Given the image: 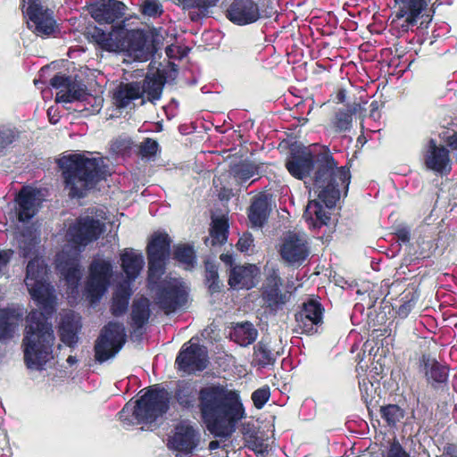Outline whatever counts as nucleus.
Here are the masks:
<instances>
[{"mask_svg":"<svg viewBox=\"0 0 457 457\" xmlns=\"http://www.w3.org/2000/svg\"><path fill=\"white\" fill-rule=\"evenodd\" d=\"M173 259L187 267H193L195 262L194 247L187 244H179L174 246Z\"/></svg>","mask_w":457,"mask_h":457,"instance_id":"obj_41","label":"nucleus"},{"mask_svg":"<svg viewBox=\"0 0 457 457\" xmlns=\"http://www.w3.org/2000/svg\"><path fill=\"white\" fill-rule=\"evenodd\" d=\"M171 239L166 232H154L146 246L148 262L147 279L150 284H158L166 270L170 256Z\"/></svg>","mask_w":457,"mask_h":457,"instance_id":"obj_7","label":"nucleus"},{"mask_svg":"<svg viewBox=\"0 0 457 457\" xmlns=\"http://www.w3.org/2000/svg\"><path fill=\"white\" fill-rule=\"evenodd\" d=\"M445 142L452 150L457 151V131L453 132V135L448 136Z\"/></svg>","mask_w":457,"mask_h":457,"instance_id":"obj_57","label":"nucleus"},{"mask_svg":"<svg viewBox=\"0 0 457 457\" xmlns=\"http://www.w3.org/2000/svg\"><path fill=\"white\" fill-rule=\"evenodd\" d=\"M270 398V388L268 385H264L263 386L257 388L251 395L253 406L258 410L262 409Z\"/></svg>","mask_w":457,"mask_h":457,"instance_id":"obj_47","label":"nucleus"},{"mask_svg":"<svg viewBox=\"0 0 457 457\" xmlns=\"http://www.w3.org/2000/svg\"><path fill=\"white\" fill-rule=\"evenodd\" d=\"M285 166L292 177L300 180L309 177L315 169L313 191L328 209L336 206L341 190L347 189L350 183L349 169L337 167L329 152L313 154L307 147L295 148L290 151Z\"/></svg>","mask_w":457,"mask_h":457,"instance_id":"obj_3","label":"nucleus"},{"mask_svg":"<svg viewBox=\"0 0 457 457\" xmlns=\"http://www.w3.org/2000/svg\"><path fill=\"white\" fill-rule=\"evenodd\" d=\"M271 212V195L261 193L255 196L248 208L247 216L253 227L262 228Z\"/></svg>","mask_w":457,"mask_h":457,"instance_id":"obj_24","label":"nucleus"},{"mask_svg":"<svg viewBox=\"0 0 457 457\" xmlns=\"http://www.w3.org/2000/svg\"><path fill=\"white\" fill-rule=\"evenodd\" d=\"M143 97L138 82L120 83L113 94L114 104L119 109L127 107L133 100Z\"/></svg>","mask_w":457,"mask_h":457,"instance_id":"obj_29","label":"nucleus"},{"mask_svg":"<svg viewBox=\"0 0 457 457\" xmlns=\"http://www.w3.org/2000/svg\"><path fill=\"white\" fill-rule=\"evenodd\" d=\"M345 90L344 88H340L336 93L335 100L337 101V103L342 104L345 101Z\"/></svg>","mask_w":457,"mask_h":457,"instance_id":"obj_60","label":"nucleus"},{"mask_svg":"<svg viewBox=\"0 0 457 457\" xmlns=\"http://www.w3.org/2000/svg\"><path fill=\"white\" fill-rule=\"evenodd\" d=\"M151 316L150 301L145 296H141L133 301L131 305V326L135 329L142 328L147 324Z\"/></svg>","mask_w":457,"mask_h":457,"instance_id":"obj_30","label":"nucleus"},{"mask_svg":"<svg viewBox=\"0 0 457 457\" xmlns=\"http://www.w3.org/2000/svg\"><path fill=\"white\" fill-rule=\"evenodd\" d=\"M17 318L15 312L10 308H0V341L13 337Z\"/></svg>","mask_w":457,"mask_h":457,"instance_id":"obj_34","label":"nucleus"},{"mask_svg":"<svg viewBox=\"0 0 457 457\" xmlns=\"http://www.w3.org/2000/svg\"><path fill=\"white\" fill-rule=\"evenodd\" d=\"M324 312L325 309L319 299L309 297L305 300L295 314V321L302 333L309 336L318 333L323 325Z\"/></svg>","mask_w":457,"mask_h":457,"instance_id":"obj_12","label":"nucleus"},{"mask_svg":"<svg viewBox=\"0 0 457 457\" xmlns=\"http://www.w3.org/2000/svg\"><path fill=\"white\" fill-rule=\"evenodd\" d=\"M77 361L76 360V357L74 356H69L68 359H67V362L70 363V364H73Z\"/></svg>","mask_w":457,"mask_h":457,"instance_id":"obj_63","label":"nucleus"},{"mask_svg":"<svg viewBox=\"0 0 457 457\" xmlns=\"http://www.w3.org/2000/svg\"><path fill=\"white\" fill-rule=\"evenodd\" d=\"M417 301V295L414 292H408L401 298L402 303L397 308V314L401 318H406Z\"/></svg>","mask_w":457,"mask_h":457,"instance_id":"obj_46","label":"nucleus"},{"mask_svg":"<svg viewBox=\"0 0 457 457\" xmlns=\"http://www.w3.org/2000/svg\"><path fill=\"white\" fill-rule=\"evenodd\" d=\"M408 15V10L406 9V7H403V8H400V10L398 11V12L396 13V17L397 19H402L403 17H407Z\"/></svg>","mask_w":457,"mask_h":457,"instance_id":"obj_61","label":"nucleus"},{"mask_svg":"<svg viewBox=\"0 0 457 457\" xmlns=\"http://www.w3.org/2000/svg\"><path fill=\"white\" fill-rule=\"evenodd\" d=\"M278 353H274L269 344L262 339L253 346V358L256 363L265 368L273 365L276 361Z\"/></svg>","mask_w":457,"mask_h":457,"instance_id":"obj_37","label":"nucleus"},{"mask_svg":"<svg viewBox=\"0 0 457 457\" xmlns=\"http://www.w3.org/2000/svg\"><path fill=\"white\" fill-rule=\"evenodd\" d=\"M60 274L70 287L77 288L81 279L80 265L60 272Z\"/></svg>","mask_w":457,"mask_h":457,"instance_id":"obj_50","label":"nucleus"},{"mask_svg":"<svg viewBox=\"0 0 457 457\" xmlns=\"http://www.w3.org/2000/svg\"><path fill=\"white\" fill-rule=\"evenodd\" d=\"M104 225L93 216H79L66 232L67 241L73 248L81 250L96 241L104 233Z\"/></svg>","mask_w":457,"mask_h":457,"instance_id":"obj_9","label":"nucleus"},{"mask_svg":"<svg viewBox=\"0 0 457 457\" xmlns=\"http://www.w3.org/2000/svg\"><path fill=\"white\" fill-rule=\"evenodd\" d=\"M257 335V329L251 322L246 321L234 328L232 337L238 345L247 346L256 340Z\"/></svg>","mask_w":457,"mask_h":457,"instance_id":"obj_36","label":"nucleus"},{"mask_svg":"<svg viewBox=\"0 0 457 457\" xmlns=\"http://www.w3.org/2000/svg\"><path fill=\"white\" fill-rule=\"evenodd\" d=\"M283 279L278 269L272 268L262 284L261 296L264 306L270 313L276 314L290 300V293L282 291Z\"/></svg>","mask_w":457,"mask_h":457,"instance_id":"obj_10","label":"nucleus"},{"mask_svg":"<svg viewBox=\"0 0 457 457\" xmlns=\"http://www.w3.org/2000/svg\"><path fill=\"white\" fill-rule=\"evenodd\" d=\"M260 276L261 270L256 264L235 265L229 270L228 283L233 289L250 290L256 287Z\"/></svg>","mask_w":457,"mask_h":457,"instance_id":"obj_20","label":"nucleus"},{"mask_svg":"<svg viewBox=\"0 0 457 457\" xmlns=\"http://www.w3.org/2000/svg\"><path fill=\"white\" fill-rule=\"evenodd\" d=\"M118 416L120 420L126 425H131L134 423L133 408L129 407V403H126L118 412Z\"/></svg>","mask_w":457,"mask_h":457,"instance_id":"obj_54","label":"nucleus"},{"mask_svg":"<svg viewBox=\"0 0 457 457\" xmlns=\"http://www.w3.org/2000/svg\"><path fill=\"white\" fill-rule=\"evenodd\" d=\"M420 366L423 370L426 380L434 389L446 386L449 378V367L442 364L429 354L423 353L420 358Z\"/></svg>","mask_w":457,"mask_h":457,"instance_id":"obj_23","label":"nucleus"},{"mask_svg":"<svg viewBox=\"0 0 457 457\" xmlns=\"http://www.w3.org/2000/svg\"><path fill=\"white\" fill-rule=\"evenodd\" d=\"M225 15L229 21L237 26L254 23L261 18L259 6L253 0H233Z\"/></svg>","mask_w":457,"mask_h":457,"instance_id":"obj_19","label":"nucleus"},{"mask_svg":"<svg viewBox=\"0 0 457 457\" xmlns=\"http://www.w3.org/2000/svg\"><path fill=\"white\" fill-rule=\"evenodd\" d=\"M126 342V333L123 324L109 321L100 331L96 340L94 351L95 359L103 363L114 357Z\"/></svg>","mask_w":457,"mask_h":457,"instance_id":"obj_8","label":"nucleus"},{"mask_svg":"<svg viewBox=\"0 0 457 457\" xmlns=\"http://www.w3.org/2000/svg\"><path fill=\"white\" fill-rule=\"evenodd\" d=\"M88 278L86 291L92 302L99 300L106 292L112 276V265L110 261L94 259L88 267Z\"/></svg>","mask_w":457,"mask_h":457,"instance_id":"obj_11","label":"nucleus"},{"mask_svg":"<svg viewBox=\"0 0 457 457\" xmlns=\"http://www.w3.org/2000/svg\"><path fill=\"white\" fill-rule=\"evenodd\" d=\"M228 220L226 217L212 219L210 228L211 245L214 246L225 244L228 240Z\"/></svg>","mask_w":457,"mask_h":457,"instance_id":"obj_35","label":"nucleus"},{"mask_svg":"<svg viewBox=\"0 0 457 457\" xmlns=\"http://www.w3.org/2000/svg\"><path fill=\"white\" fill-rule=\"evenodd\" d=\"M395 236L403 243H408L411 239L410 231L405 228L397 229Z\"/></svg>","mask_w":457,"mask_h":457,"instance_id":"obj_56","label":"nucleus"},{"mask_svg":"<svg viewBox=\"0 0 457 457\" xmlns=\"http://www.w3.org/2000/svg\"><path fill=\"white\" fill-rule=\"evenodd\" d=\"M126 10V4L119 0H100L88 5L91 17L99 24H112L122 20Z\"/></svg>","mask_w":457,"mask_h":457,"instance_id":"obj_18","label":"nucleus"},{"mask_svg":"<svg viewBox=\"0 0 457 457\" xmlns=\"http://www.w3.org/2000/svg\"><path fill=\"white\" fill-rule=\"evenodd\" d=\"M170 403L182 411L198 410L206 429L215 437H229L246 418L241 394L221 383H208L197 389L195 382L182 379L170 393Z\"/></svg>","mask_w":457,"mask_h":457,"instance_id":"obj_1","label":"nucleus"},{"mask_svg":"<svg viewBox=\"0 0 457 457\" xmlns=\"http://www.w3.org/2000/svg\"><path fill=\"white\" fill-rule=\"evenodd\" d=\"M71 198H84L105 178L104 160L83 154L63 155L56 161Z\"/></svg>","mask_w":457,"mask_h":457,"instance_id":"obj_5","label":"nucleus"},{"mask_svg":"<svg viewBox=\"0 0 457 457\" xmlns=\"http://www.w3.org/2000/svg\"><path fill=\"white\" fill-rule=\"evenodd\" d=\"M443 456L457 457V444L447 443L443 448Z\"/></svg>","mask_w":457,"mask_h":457,"instance_id":"obj_55","label":"nucleus"},{"mask_svg":"<svg viewBox=\"0 0 457 457\" xmlns=\"http://www.w3.org/2000/svg\"><path fill=\"white\" fill-rule=\"evenodd\" d=\"M160 152V145L156 140L145 137L137 147V155L142 160H154Z\"/></svg>","mask_w":457,"mask_h":457,"instance_id":"obj_42","label":"nucleus"},{"mask_svg":"<svg viewBox=\"0 0 457 457\" xmlns=\"http://www.w3.org/2000/svg\"><path fill=\"white\" fill-rule=\"evenodd\" d=\"M198 443L197 430L194 426L184 421L176 425L174 434L170 440L171 448L186 454L192 453Z\"/></svg>","mask_w":457,"mask_h":457,"instance_id":"obj_21","label":"nucleus"},{"mask_svg":"<svg viewBox=\"0 0 457 457\" xmlns=\"http://www.w3.org/2000/svg\"><path fill=\"white\" fill-rule=\"evenodd\" d=\"M170 408V394L163 386L154 385L145 388L133 407L134 420L137 424L152 425L165 415Z\"/></svg>","mask_w":457,"mask_h":457,"instance_id":"obj_6","label":"nucleus"},{"mask_svg":"<svg viewBox=\"0 0 457 457\" xmlns=\"http://www.w3.org/2000/svg\"><path fill=\"white\" fill-rule=\"evenodd\" d=\"M23 12L34 25V32L40 37L52 36L57 28L53 11L44 9L41 0H28Z\"/></svg>","mask_w":457,"mask_h":457,"instance_id":"obj_14","label":"nucleus"},{"mask_svg":"<svg viewBox=\"0 0 457 457\" xmlns=\"http://www.w3.org/2000/svg\"><path fill=\"white\" fill-rule=\"evenodd\" d=\"M205 284L212 294L220 290L218 269L214 264L210 263L205 266Z\"/></svg>","mask_w":457,"mask_h":457,"instance_id":"obj_44","label":"nucleus"},{"mask_svg":"<svg viewBox=\"0 0 457 457\" xmlns=\"http://www.w3.org/2000/svg\"><path fill=\"white\" fill-rule=\"evenodd\" d=\"M424 164L428 170L444 173L450 170V153L444 145H438L433 138L429 139L423 154Z\"/></svg>","mask_w":457,"mask_h":457,"instance_id":"obj_22","label":"nucleus"},{"mask_svg":"<svg viewBox=\"0 0 457 457\" xmlns=\"http://www.w3.org/2000/svg\"><path fill=\"white\" fill-rule=\"evenodd\" d=\"M380 416L388 427L395 428L404 417V410L397 404H386L381 406Z\"/></svg>","mask_w":457,"mask_h":457,"instance_id":"obj_40","label":"nucleus"},{"mask_svg":"<svg viewBox=\"0 0 457 457\" xmlns=\"http://www.w3.org/2000/svg\"><path fill=\"white\" fill-rule=\"evenodd\" d=\"M412 415L421 427L428 426L433 420V411L424 403L418 407Z\"/></svg>","mask_w":457,"mask_h":457,"instance_id":"obj_49","label":"nucleus"},{"mask_svg":"<svg viewBox=\"0 0 457 457\" xmlns=\"http://www.w3.org/2000/svg\"><path fill=\"white\" fill-rule=\"evenodd\" d=\"M220 258L225 264L229 265L230 269L236 265L234 264V259L231 254L222 253L220 254Z\"/></svg>","mask_w":457,"mask_h":457,"instance_id":"obj_59","label":"nucleus"},{"mask_svg":"<svg viewBox=\"0 0 457 457\" xmlns=\"http://www.w3.org/2000/svg\"><path fill=\"white\" fill-rule=\"evenodd\" d=\"M131 291L127 287H119L113 292L111 300L110 312L114 317L124 315L129 308Z\"/></svg>","mask_w":457,"mask_h":457,"instance_id":"obj_32","label":"nucleus"},{"mask_svg":"<svg viewBox=\"0 0 457 457\" xmlns=\"http://www.w3.org/2000/svg\"><path fill=\"white\" fill-rule=\"evenodd\" d=\"M79 265V259L77 254H71L69 253H62L57 255L56 268L59 272L77 267Z\"/></svg>","mask_w":457,"mask_h":457,"instance_id":"obj_45","label":"nucleus"},{"mask_svg":"<svg viewBox=\"0 0 457 457\" xmlns=\"http://www.w3.org/2000/svg\"><path fill=\"white\" fill-rule=\"evenodd\" d=\"M10 258L11 255L6 251L0 250V273L10 262Z\"/></svg>","mask_w":457,"mask_h":457,"instance_id":"obj_58","label":"nucleus"},{"mask_svg":"<svg viewBox=\"0 0 457 457\" xmlns=\"http://www.w3.org/2000/svg\"><path fill=\"white\" fill-rule=\"evenodd\" d=\"M278 253L287 263L300 266L310 254L307 241L296 233H289L284 237Z\"/></svg>","mask_w":457,"mask_h":457,"instance_id":"obj_16","label":"nucleus"},{"mask_svg":"<svg viewBox=\"0 0 457 457\" xmlns=\"http://www.w3.org/2000/svg\"><path fill=\"white\" fill-rule=\"evenodd\" d=\"M139 11L142 15L150 18L161 17L164 12L160 0H141Z\"/></svg>","mask_w":457,"mask_h":457,"instance_id":"obj_43","label":"nucleus"},{"mask_svg":"<svg viewBox=\"0 0 457 457\" xmlns=\"http://www.w3.org/2000/svg\"><path fill=\"white\" fill-rule=\"evenodd\" d=\"M87 37L96 49L107 53H128L141 62L148 61L157 52L154 40L140 29H129L122 24L112 26L110 31L95 26L87 33Z\"/></svg>","mask_w":457,"mask_h":457,"instance_id":"obj_4","label":"nucleus"},{"mask_svg":"<svg viewBox=\"0 0 457 457\" xmlns=\"http://www.w3.org/2000/svg\"><path fill=\"white\" fill-rule=\"evenodd\" d=\"M19 137L15 129L5 126L0 127V154L10 146Z\"/></svg>","mask_w":457,"mask_h":457,"instance_id":"obj_48","label":"nucleus"},{"mask_svg":"<svg viewBox=\"0 0 457 457\" xmlns=\"http://www.w3.org/2000/svg\"><path fill=\"white\" fill-rule=\"evenodd\" d=\"M188 294L182 284L168 282L159 287L156 300L160 308L170 314L182 308L187 302Z\"/></svg>","mask_w":457,"mask_h":457,"instance_id":"obj_15","label":"nucleus"},{"mask_svg":"<svg viewBox=\"0 0 457 457\" xmlns=\"http://www.w3.org/2000/svg\"><path fill=\"white\" fill-rule=\"evenodd\" d=\"M133 141L130 138H117L112 144V150L122 156L129 155L131 152Z\"/></svg>","mask_w":457,"mask_h":457,"instance_id":"obj_51","label":"nucleus"},{"mask_svg":"<svg viewBox=\"0 0 457 457\" xmlns=\"http://www.w3.org/2000/svg\"><path fill=\"white\" fill-rule=\"evenodd\" d=\"M404 4L408 15L405 19L406 25H403V28L406 27L407 30L409 27L416 25L419 16L425 10L428 3L427 0H404Z\"/></svg>","mask_w":457,"mask_h":457,"instance_id":"obj_39","label":"nucleus"},{"mask_svg":"<svg viewBox=\"0 0 457 457\" xmlns=\"http://www.w3.org/2000/svg\"><path fill=\"white\" fill-rule=\"evenodd\" d=\"M253 244V237L251 233H244L237 243V249L242 252H247Z\"/></svg>","mask_w":457,"mask_h":457,"instance_id":"obj_53","label":"nucleus"},{"mask_svg":"<svg viewBox=\"0 0 457 457\" xmlns=\"http://www.w3.org/2000/svg\"><path fill=\"white\" fill-rule=\"evenodd\" d=\"M17 204V218L21 222L31 220L37 212V197L35 189L23 187L15 198Z\"/></svg>","mask_w":457,"mask_h":457,"instance_id":"obj_25","label":"nucleus"},{"mask_svg":"<svg viewBox=\"0 0 457 457\" xmlns=\"http://www.w3.org/2000/svg\"><path fill=\"white\" fill-rule=\"evenodd\" d=\"M81 327L80 318L76 317L72 312L62 315L58 330L61 341L67 346L73 347L79 341L78 335Z\"/></svg>","mask_w":457,"mask_h":457,"instance_id":"obj_26","label":"nucleus"},{"mask_svg":"<svg viewBox=\"0 0 457 457\" xmlns=\"http://www.w3.org/2000/svg\"><path fill=\"white\" fill-rule=\"evenodd\" d=\"M50 122L53 124H55L57 122V120H54V119L50 118Z\"/></svg>","mask_w":457,"mask_h":457,"instance_id":"obj_64","label":"nucleus"},{"mask_svg":"<svg viewBox=\"0 0 457 457\" xmlns=\"http://www.w3.org/2000/svg\"><path fill=\"white\" fill-rule=\"evenodd\" d=\"M385 457H410L397 439L390 442Z\"/></svg>","mask_w":457,"mask_h":457,"instance_id":"obj_52","label":"nucleus"},{"mask_svg":"<svg viewBox=\"0 0 457 457\" xmlns=\"http://www.w3.org/2000/svg\"><path fill=\"white\" fill-rule=\"evenodd\" d=\"M322 204H325L318 196L317 200L309 202L304 212V216L312 220L313 226L316 228L327 225L330 220V213L326 212Z\"/></svg>","mask_w":457,"mask_h":457,"instance_id":"obj_33","label":"nucleus"},{"mask_svg":"<svg viewBox=\"0 0 457 457\" xmlns=\"http://www.w3.org/2000/svg\"><path fill=\"white\" fill-rule=\"evenodd\" d=\"M208 363L207 349L199 344H191L187 348L182 347L176 358L179 370L185 372L203 371Z\"/></svg>","mask_w":457,"mask_h":457,"instance_id":"obj_17","label":"nucleus"},{"mask_svg":"<svg viewBox=\"0 0 457 457\" xmlns=\"http://www.w3.org/2000/svg\"><path fill=\"white\" fill-rule=\"evenodd\" d=\"M167 81L165 72L158 70L152 75H146L143 80L141 92L146 94L147 100L151 103L161 99L164 85Z\"/></svg>","mask_w":457,"mask_h":457,"instance_id":"obj_28","label":"nucleus"},{"mask_svg":"<svg viewBox=\"0 0 457 457\" xmlns=\"http://www.w3.org/2000/svg\"><path fill=\"white\" fill-rule=\"evenodd\" d=\"M261 165L251 161H243L232 167V174L234 178L240 183H245L255 175H259Z\"/></svg>","mask_w":457,"mask_h":457,"instance_id":"obj_38","label":"nucleus"},{"mask_svg":"<svg viewBox=\"0 0 457 457\" xmlns=\"http://www.w3.org/2000/svg\"><path fill=\"white\" fill-rule=\"evenodd\" d=\"M220 442L217 441V440H212L210 443H209V450L211 451H213V450H216L218 448H220Z\"/></svg>","mask_w":457,"mask_h":457,"instance_id":"obj_62","label":"nucleus"},{"mask_svg":"<svg viewBox=\"0 0 457 457\" xmlns=\"http://www.w3.org/2000/svg\"><path fill=\"white\" fill-rule=\"evenodd\" d=\"M50 85L58 90L55 96L56 103L84 101L87 95V87L81 81L61 72L50 79Z\"/></svg>","mask_w":457,"mask_h":457,"instance_id":"obj_13","label":"nucleus"},{"mask_svg":"<svg viewBox=\"0 0 457 457\" xmlns=\"http://www.w3.org/2000/svg\"><path fill=\"white\" fill-rule=\"evenodd\" d=\"M47 265L39 257L31 259L26 268V287L40 310H32L28 315L22 346L27 367L37 370H43L53 358L55 341L49 320L56 312V298L47 282Z\"/></svg>","mask_w":457,"mask_h":457,"instance_id":"obj_2","label":"nucleus"},{"mask_svg":"<svg viewBox=\"0 0 457 457\" xmlns=\"http://www.w3.org/2000/svg\"><path fill=\"white\" fill-rule=\"evenodd\" d=\"M121 268L129 278H136L144 265L142 254L136 253L132 249H125L120 255Z\"/></svg>","mask_w":457,"mask_h":457,"instance_id":"obj_31","label":"nucleus"},{"mask_svg":"<svg viewBox=\"0 0 457 457\" xmlns=\"http://www.w3.org/2000/svg\"><path fill=\"white\" fill-rule=\"evenodd\" d=\"M358 104L347 105L338 108L329 120V128L336 134L349 132L353 127V117L357 112Z\"/></svg>","mask_w":457,"mask_h":457,"instance_id":"obj_27","label":"nucleus"}]
</instances>
